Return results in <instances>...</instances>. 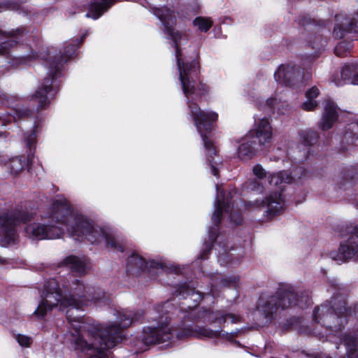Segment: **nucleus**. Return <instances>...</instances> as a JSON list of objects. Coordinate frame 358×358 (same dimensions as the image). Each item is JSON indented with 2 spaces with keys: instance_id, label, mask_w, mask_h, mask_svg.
<instances>
[{
  "instance_id": "obj_4",
  "label": "nucleus",
  "mask_w": 358,
  "mask_h": 358,
  "mask_svg": "<svg viewBox=\"0 0 358 358\" xmlns=\"http://www.w3.org/2000/svg\"><path fill=\"white\" fill-rule=\"evenodd\" d=\"M78 46V43L75 41L66 42L64 44L63 51L60 52L59 62L57 64L51 62L50 64L49 73L51 77L44 79L43 84L33 96V99L38 102V106L43 107L50 102V99L54 97L55 92L52 88L53 77L60 70L62 63L66 62L74 55Z\"/></svg>"
},
{
  "instance_id": "obj_29",
  "label": "nucleus",
  "mask_w": 358,
  "mask_h": 358,
  "mask_svg": "<svg viewBox=\"0 0 358 358\" xmlns=\"http://www.w3.org/2000/svg\"><path fill=\"white\" fill-rule=\"evenodd\" d=\"M16 43V41L13 38L8 40L2 43L0 45V54L4 55L7 52V50L9 48L13 46Z\"/></svg>"
},
{
  "instance_id": "obj_38",
  "label": "nucleus",
  "mask_w": 358,
  "mask_h": 358,
  "mask_svg": "<svg viewBox=\"0 0 358 358\" xmlns=\"http://www.w3.org/2000/svg\"><path fill=\"white\" fill-rule=\"evenodd\" d=\"M224 257H225V255H224V254L219 255L218 261L220 262L221 264L224 263Z\"/></svg>"
},
{
  "instance_id": "obj_23",
  "label": "nucleus",
  "mask_w": 358,
  "mask_h": 358,
  "mask_svg": "<svg viewBox=\"0 0 358 358\" xmlns=\"http://www.w3.org/2000/svg\"><path fill=\"white\" fill-rule=\"evenodd\" d=\"M25 166V162L22 161L21 157L12 159L7 164V169L12 175H18Z\"/></svg>"
},
{
  "instance_id": "obj_25",
  "label": "nucleus",
  "mask_w": 358,
  "mask_h": 358,
  "mask_svg": "<svg viewBox=\"0 0 358 358\" xmlns=\"http://www.w3.org/2000/svg\"><path fill=\"white\" fill-rule=\"evenodd\" d=\"M193 23L200 31L204 32L207 31L213 24L210 19L202 17H196Z\"/></svg>"
},
{
  "instance_id": "obj_8",
  "label": "nucleus",
  "mask_w": 358,
  "mask_h": 358,
  "mask_svg": "<svg viewBox=\"0 0 358 358\" xmlns=\"http://www.w3.org/2000/svg\"><path fill=\"white\" fill-rule=\"evenodd\" d=\"M289 296H293L290 288L282 290L281 287L275 296H260L257 303V308L266 317H270L279 308L282 309L287 308L293 303L290 300Z\"/></svg>"
},
{
  "instance_id": "obj_19",
  "label": "nucleus",
  "mask_w": 358,
  "mask_h": 358,
  "mask_svg": "<svg viewBox=\"0 0 358 358\" xmlns=\"http://www.w3.org/2000/svg\"><path fill=\"white\" fill-rule=\"evenodd\" d=\"M117 0H97L92 2L90 7V12L86 17L98 19Z\"/></svg>"
},
{
  "instance_id": "obj_35",
  "label": "nucleus",
  "mask_w": 358,
  "mask_h": 358,
  "mask_svg": "<svg viewBox=\"0 0 358 358\" xmlns=\"http://www.w3.org/2000/svg\"><path fill=\"white\" fill-rule=\"evenodd\" d=\"M216 319L223 320V321L224 322L227 321V319H230L231 322L232 323H236V322H238L239 321L240 317L238 316L235 315L229 314V315H226L224 316L222 315L221 317H217Z\"/></svg>"
},
{
  "instance_id": "obj_16",
  "label": "nucleus",
  "mask_w": 358,
  "mask_h": 358,
  "mask_svg": "<svg viewBox=\"0 0 358 358\" xmlns=\"http://www.w3.org/2000/svg\"><path fill=\"white\" fill-rule=\"evenodd\" d=\"M343 308L345 310V311L346 310L345 308L342 306L341 308H335L334 310L335 313H334L332 311L329 313L330 308L326 306L317 307L315 308L313 312L314 320L317 322H321V321H322L324 324H328L329 323V320L335 319L336 315H340Z\"/></svg>"
},
{
  "instance_id": "obj_1",
  "label": "nucleus",
  "mask_w": 358,
  "mask_h": 358,
  "mask_svg": "<svg viewBox=\"0 0 358 358\" xmlns=\"http://www.w3.org/2000/svg\"><path fill=\"white\" fill-rule=\"evenodd\" d=\"M44 295L34 314L43 317L54 308L65 310L70 324V340L75 348L85 358H109L108 349L113 348L121 338L122 330L138 322L143 312L122 310L117 312V321L104 329L83 320L81 311L92 302L101 301L103 294L94 287L86 286L79 280H73L69 286L60 287L55 279L44 285Z\"/></svg>"
},
{
  "instance_id": "obj_2",
  "label": "nucleus",
  "mask_w": 358,
  "mask_h": 358,
  "mask_svg": "<svg viewBox=\"0 0 358 358\" xmlns=\"http://www.w3.org/2000/svg\"><path fill=\"white\" fill-rule=\"evenodd\" d=\"M154 14L161 20L165 33L174 43L176 48V58L179 71V78L182 92L187 99L189 114L192 117L194 125L201 136L205 149L207 152V159L211 168L213 176H218L217 166L220 159L216 155L217 150L213 142L210 140L206 134L212 129V123L217 120L218 115L213 111H203L193 100L204 95L208 91V87L203 83L196 84L194 80L199 71V64L196 60L191 63L182 61L181 53L179 50V43L182 38L180 32L176 31L173 26L176 24V17L172 11L166 7L154 8Z\"/></svg>"
},
{
  "instance_id": "obj_15",
  "label": "nucleus",
  "mask_w": 358,
  "mask_h": 358,
  "mask_svg": "<svg viewBox=\"0 0 358 358\" xmlns=\"http://www.w3.org/2000/svg\"><path fill=\"white\" fill-rule=\"evenodd\" d=\"M338 118L337 109L335 103L327 100L324 105V112L320 122V128L322 130L331 129Z\"/></svg>"
},
{
  "instance_id": "obj_22",
  "label": "nucleus",
  "mask_w": 358,
  "mask_h": 358,
  "mask_svg": "<svg viewBox=\"0 0 358 358\" xmlns=\"http://www.w3.org/2000/svg\"><path fill=\"white\" fill-rule=\"evenodd\" d=\"M343 343L346 347L348 358H358V347L356 338L346 336L343 338Z\"/></svg>"
},
{
  "instance_id": "obj_30",
  "label": "nucleus",
  "mask_w": 358,
  "mask_h": 358,
  "mask_svg": "<svg viewBox=\"0 0 358 358\" xmlns=\"http://www.w3.org/2000/svg\"><path fill=\"white\" fill-rule=\"evenodd\" d=\"M282 290L287 289V288H290V291L293 293V296H289V299L293 303L289 307H290L292 306H295V305H299V306L300 305L301 307H303V305H301L300 301L298 299L297 294L294 292L293 288L291 286L285 285V286H282Z\"/></svg>"
},
{
  "instance_id": "obj_39",
  "label": "nucleus",
  "mask_w": 358,
  "mask_h": 358,
  "mask_svg": "<svg viewBox=\"0 0 358 358\" xmlns=\"http://www.w3.org/2000/svg\"><path fill=\"white\" fill-rule=\"evenodd\" d=\"M26 114V112L21 113L20 111L16 110V114L17 115V118L24 116Z\"/></svg>"
},
{
  "instance_id": "obj_17",
  "label": "nucleus",
  "mask_w": 358,
  "mask_h": 358,
  "mask_svg": "<svg viewBox=\"0 0 358 358\" xmlns=\"http://www.w3.org/2000/svg\"><path fill=\"white\" fill-rule=\"evenodd\" d=\"M342 80L335 81L337 86L345 83H351L358 85V65L345 66L341 72Z\"/></svg>"
},
{
  "instance_id": "obj_18",
  "label": "nucleus",
  "mask_w": 358,
  "mask_h": 358,
  "mask_svg": "<svg viewBox=\"0 0 358 358\" xmlns=\"http://www.w3.org/2000/svg\"><path fill=\"white\" fill-rule=\"evenodd\" d=\"M61 266H66L73 272L78 275L83 274L87 268L85 259H80L76 256L66 257L61 263Z\"/></svg>"
},
{
  "instance_id": "obj_27",
  "label": "nucleus",
  "mask_w": 358,
  "mask_h": 358,
  "mask_svg": "<svg viewBox=\"0 0 358 358\" xmlns=\"http://www.w3.org/2000/svg\"><path fill=\"white\" fill-rule=\"evenodd\" d=\"M128 264L136 266L141 269H143L145 266V260L137 254H132L128 259Z\"/></svg>"
},
{
  "instance_id": "obj_13",
  "label": "nucleus",
  "mask_w": 358,
  "mask_h": 358,
  "mask_svg": "<svg viewBox=\"0 0 358 358\" xmlns=\"http://www.w3.org/2000/svg\"><path fill=\"white\" fill-rule=\"evenodd\" d=\"M255 138L252 134H248L240 141L237 148V155L242 161H248L252 159L257 153Z\"/></svg>"
},
{
  "instance_id": "obj_44",
  "label": "nucleus",
  "mask_w": 358,
  "mask_h": 358,
  "mask_svg": "<svg viewBox=\"0 0 358 358\" xmlns=\"http://www.w3.org/2000/svg\"><path fill=\"white\" fill-rule=\"evenodd\" d=\"M357 127H358V124H357Z\"/></svg>"
},
{
  "instance_id": "obj_36",
  "label": "nucleus",
  "mask_w": 358,
  "mask_h": 358,
  "mask_svg": "<svg viewBox=\"0 0 358 358\" xmlns=\"http://www.w3.org/2000/svg\"><path fill=\"white\" fill-rule=\"evenodd\" d=\"M180 292L182 293L185 298H187V296H194V295L196 296V299H194L195 301H196L198 299L200 298V296L198 293H195L194 291H192L188 288L186 289L185 291H182Z\"/></svg>"
},
{
  "instance_id": "obj_3",
  "label": "nucleus",
  "mask_w": 358,
  "mask_h": 358,
  "mask_svg": "<svg viewBox=\"0 0 358 358\" xmlns=\"http://www.w3.org/2000/svg\"><path fill=\"white\" fill-rule=\"evenodd\" d=\"M49 217L62 227L32 223L25 227L27 236L36 240L55 239L60 238L66 230L75 241H87L92 244L104 243L108 247L123 251L122 244L110 231L94 225L91 220L73 211L63 197H58L52 202Z\"/></svg>"
},
{
  "instance_id": "obj_6",
  "label": "nucleus",
  "mask_w": 358,
  "mask_h": 358,
  "mask_svg": "<svg viewBox=\"0 0 358 358\" xmlns=\"http://www.w3.org/2000/svg\"><path fill=\"white\" fill-rule=\"evenodd\" d=\"M32 215L27 212L5 213L0 216V245L14 244L17 239L15 227L17 223L31 220Z\"/></svg>"
},
{
  "instance_id": "obj_32",
  "label": "nucleus",
  "mask_w": 358,
  "mask_h": 358,
  "mask_svg": "<svg viewBox=\"0 0 358 358\" xmlns=\"http://www.w3.org/2000/svg\"><path fill=\"white\" fill-rule=\"evenodd\" d=\"M253 173L259 179L263 178L266 176L264 169L259 164L255 165L252 169Z\"/></svg>"
},
{
  "instance_id": "obj_12",
  "label": "nucleus",
  "mask_w": 358,
  "mask_h": 358,
  "mask_svg": "<svg viewBox=\"0 0 358 358\" xmlns=\"http://www.w3.org/2000/svg\"><path fill=\"white\" fill-rule=\"evenodd\" d=\"M249 134H252L255 139H258L260 145L269 143L272 139L273 131L268 120L260 119L257 122L255 130L251 131Z\"/></svg>"
},
{
  "instance_id": "obj_37",
  "label": "nucleus",
  "mask_w": 358,
  "mask_h": 358,
  "mask_svg": "<svg viewBox=\"0 0 358 358\" xmlns=\"http://www.w3.org/2000/svg\"><path fill=\"white\" fill-rule=\"evenodd\" d=\"M35 141H36V136H35V134L33 132L31 133L30 134H29V136L26 138L27 145L29 148H31V145L33 144H34Z\"/></svg>"
},
{
  "instance_id": "obj_5",
  "label": "nucleus",
  "mask_w": 358,
  "mask_h": 358,
  "mask_svg": "<svg viewBox=\"0 0 358 358\" xmlns=\"http://www.w3.org/2000/svg\"><path fill=\"white\" fill-rule=\"evenodd\" d=\"M165 303L164 306H167ZM163 306H158L149 313V321L156 322V324L143 329L141 339L145 345H155L171 339L173 331L168 327L169 317L162 314Z\"/></svg>"
},
{
  "instance_id": "obj_24",
  "label": "nucleus",
  "mask_w": 358,
  "mask_h": 358,
  "mask_svg": "<svg viewBox=\"0 0 358 358\" xmlns=\"http://www.w3.org/2000/svg\"><path fill=\"white\" fill-rule=\"evenodd\" d=\"M300 138L305 145H312L317 142V134L313 131H305L300 134Z\"/></svg>"
},
{
  "instance_id": "obj_20",
  "label": "nucleus",
  "mask_w": 358,
  "mask_h": 358,
  "mask_svg": "<svg viewBox=\"0 0 358 358\" xmlns=\"http://www.w3.org/2000/svg\"><path fill=\"white\" fill-rule=\"evenodd\" d=\"M343 31H354L358 33V13H356L351 20L345 19L341 24L337 25L334 30V34L338 37L343 36Z\"/></svg>"
},
{
  "instance_id": "obj_34",
  "label": "nucleus",
  "mask_w": 358,
  "mask_h": 358,
  "mask_svg": "<svg viewBox=\"0 0 358 358\" xmlns=\"http://www.w3.org/2000/svg\"><path fill=\"white\" fill-rule=\"evenodd\" d=\"M319 94V90L316 87H313L308 90L306 94V98L314 100Z\"/></svg>"
},
{
  "instance_id": "obj_28",
  "label": "nucleus",
  "mask_w": 358,
  "mask_h": 358,
  "mask_svg": "<svg viewBox=\"0 0 358 358\" xmlns=\"http://www.w3.org/2000/svg\"><path fill=\"white\" fill-rule=\"evenodd\" d=\"M15 338L19 345L22 347H29L32 343V338L23 334H16Z\"/></svg>"
},
{
  "instance_id": "obj_40",
  "label": "nucleus",
  "mask_w": 358,
  "mask_h": 358,
  "mask_svg": "<svg viewBox=\"0 0 358 358\" xmlns=\"http://www.w3.org/2000/svg\"><path fill=\"white\" fill-rule=\"evenodd\" d=\"M6 262V259H5L4 258L0 257V264H3Z\"/></svg>"
},
{
  "instance_id": "obj_14",
  "label": "nucleus",
  "mask_w": 358,
  "mask_h": 358,
  "mask_svg": "<svg viewBox=\"0 0 358 358\" xmlns=\"http://www.w3.org/2000/svg\"><path fill=\"white\" fill-rule=\"evenodd\" d=\"M266 206V214L268 217H273L280 213L285 207L284 199L280 193L274 192L266 196L264 201Z\"/></svg>"
},
{
  "instance_id": "obj_43",
  "label": "nucleus",
  "mask_w": 358,
  "mask_h": 358,
  "mask_svg": "<svg viewBox=\"0 0 358 358\" xmlns=\"http://www.w3.org/2000/svg\"><path fill=\"white\" fill-rule=\"evenodd\" d=\"M216 189H217V192H218V191H219V187H218V186H217V187H216Z\"/></svg>"
},
{
  "instance_id": "obj_42",
  "label": "nucleus",
  "mask_w": 358,
  "mask_h": 358,
  "mask_svg": "<svg viewBox=\"0 0 358 358\" xmlns=\"http://www.w3.org/2000/svg\"><path fill=\"white\" fill-rule=\"evenodd\" d=\"M204 255H205L204 253H203V254H202V255H201V258L204 259V258H205V257H204Z\"/></svg>"
},
{
  "instance_id": "obj_11",
  "label": "nucleus",
  "mask_w": 358,
  "mask_h": 358,
  "mask_svg": "<svg viewBox=\"0 0 358 358\" xmlns=\"http://www.w3.org/2000/svg\"><path fill=\"white\" fill-rule=\"evenodd\" d=\"M275 80L284 85H294V80L301 77L299 68L289 65H282L275 73Z\"/></svg>"
},
{
  "instance_id": "obj_41",
  "label": "nucleus",
  "mask_w": 358,
  "mask_h": 358,
  "mask_svg": "<svg viewBox=\"0 0 358 358\" xmlns=\"http://www.w3.org/2000/svg\"><path fill=\"white\" fill-rule=\"evenodd\" d=\"M27 163H31V164L32 163V161H31V159L30 157V155L29 154L28 155V162H27Z\"/></svg>"
},
{
  "instance_id": "obj_7",
  "label": "nucleus",
  "mask_w": 358,
  "mask_h": 358,
  "mask_svg": "<svg viewBox=\"0 0 358 358\" xmlns=\"http://www.w3.org/2000/svg\"><path fill=\"white\" fill-rule=\"evenodd\" d=\"M224 213L229 215V218L236 224H240L242 222V218L238 210L234 209V203L231 204V202L228 199H222L220 196L217 194V201L215 205V210L212 216V221L215 227H212L209 230V239L210 243L206 244V250H209L213 243L215 241L217 234V229L218 224L220 223L222 214Z\"/></svg>"
},
{
  "instance_id": "obj_9",
  "label": "nucleus",
  "mask_w": 358,
  "mask_h": 358,
  "mask_svg": "<svg viewBox=\"0 0 358 358\" xmlns=\"http://www.w3.org/2000/svg\"><path fill=\"white\" fill-rule=\"evenodd\" d=\"M349 234L346 242L341 244L338 251L330 253L331 258L338 263L352 258L358 259V224L350 227Z\"/></svg>"
},
{
  "instance_id": "obj_31",
  "label": "nucleus",
  "mask_w": 358,
  "mask_h": 358,
  "mask_svg": "<svg viewBox=\"0 0 358 358\" xmlns=\"http://www.w3.org/2000/svg\"><path fill=\"white\" fill-rule=\"evenodd\" d=\"M317 106V103L316 101L306 98V101L303 103L302 107L304 110L310 111L315 110Z\"/></svg>"
},
{
  "instance_id": "obj_33",
  "label": "nucleus",
  "mask_w": 358,
  "mask_h": 358,
  "mask_svg": "<svg viewBox=\"0 0 358 358\" xmlns=\"http://www.w3.org/2000/svg\"><path fill=\"white\" fill-rule=\"evenodd\" d=\"M17 117L15 115H10V114H3L0 115V120L2 121V124L6 125V123H9L12 121H15Z\"/></svg>"
},
{
  "instance_id": "obj_26",
  "label": "nucleus",
  "mask_w": 358,
  "mask_h": 358,
  "mask_svg": "<svg viewBox=\"0 0 358 358\" xmlns=\"http://www.w3.org/2000/svg\"><path fill=\"white\" fill-rule=\"evenodd\" d=\"M352 48V45L350 42L341 41L336 46L334 52L336 55L343 57Z\"/></svg>"
},
{
  "instance_id": "obj_21",
  "label": "nucleus",
  "mask_w": 358,
  "mask_h": 358,
  "mask_svg": "<svg viewBox=\"0 0 358 358\" xmlns=\"http://www.w3.org/2000/svg\"><path fill=\"white\" fill-rule=\"evenodd\" d=\"M294 180L293 177L287 171H280L269 176L268 182L271 185L278 186L282 183H291Z\"/></svg>"
},
{
  "instance_id": "obj_10",
  "label": "nucleus",
  "mask_w": 358,
  "mask_h": 358,
  "mask_svg": "<svg viewBox=\"0 0 358 358\" xmlns=\"http://www.w3.org/2000/svg\"><path fill=\"white\" fill-rule=\"evenodd\" d=\"M237 336V332H231L221 334L220 330H211L203 327H183L176 332V336L182 339L189 337L198 338H217L222 336L227 340H231Z\"/></svg>"
}]
</instances>
